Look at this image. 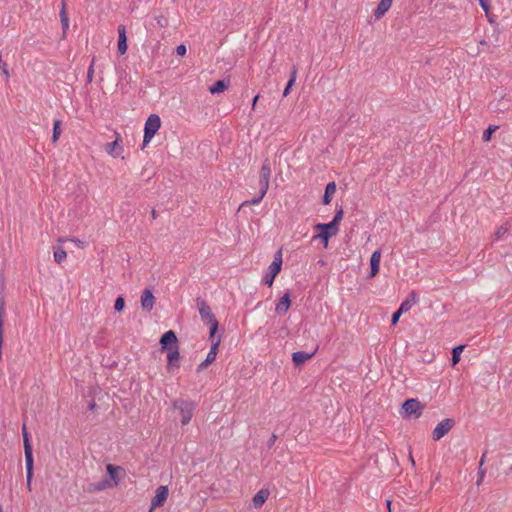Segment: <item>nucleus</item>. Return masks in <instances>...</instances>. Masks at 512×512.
<instances>
[{
  "label": "nucleus",
  "mask_w": 512,
  "mask_h": 512,
  "mask_svg": "<svg viewBox=\"0 0 512 512\" xmlns=\"http://www.w3.org/2000/svg\"><path fill=\"white\" fill-rule=\"evenodd\" d=\"M403 313L405 312L402 311L400 308H398V310L393 313L391 318L392 325H395L399 321V318Z\"/></svg>",
  "instance_id": "nucleus-40"
},
{
  "label": "nucleus",
  "mask_w": 512,
  "mask_h": 512,
  "mask_svg": "<svg viewBox=\"0 0 512 512\" xmlns=\"http://www.w3.org/2000/svg\"><path fill=\"white\" fill-rule=\"evenodd\" d=\"M499 127L496 125H490L483 133L482 139L484 142H488L491 140L492 134L498 129Z\"/></svg>",
  "instance_id": "nucleus-32"
},
{
  "label": "nucleus",
  "mask_w": 512,
  "mask_h": 512,
  "mask_svg": "<svg viewBox=\"0 0 512 512\" xmlns=\"http://www.w3.org/2000/svg\"><path fill=\"white\" fill-rule=\"evenodd\" d=\"M343 214H344L343 209H342V207H340L339 209L336 210L335 215L332 219V222L334 224H336L337 226H339V223L343 218Z\"/></svg>",
  "instance_id": "nucleus-37"
},
{
  "label": "nucleus",
  "mask_w": 512,
  "mask_h": 512,
  "mask_svg": "<svg viewBox=\"0 0 512 512\" xmlns=\"http://www.w3.org/2000/svg\"><path fill=\"white\" fill-rule=\"evenodd\" d=\"M59 15H60V21H61V26H62V30H63V35L65 36V34L69 28V18H68L67 12H66L65 0H62V7H61Z\"/></svg>",
  "instance_id": "nucleus-24"
},
{
  "label": "nucleus",
  "mask_w": 512,
  "mask_h": 512,
  "mask_svg": "<svg viewBox=\"0 0 512 512\" xmlns=\"http://www.w3.org/2000/svg\"><path fill=\"white\" fill-rule=\"evenodd\" d=\"M296 75H297V67L295 65H293L292 70H291L290 79L288 80L287 86L292 88V86L294 85L295 80H296Z\"/></svg>",
  "instance_id": "nucleus-38"
},
{
  "label": "nucleus",
  "mask_w": 512,
  "mask_h": 512,
  "mask_svg": "<svg viewBox=\"0 0 512 512\" xmlns=\"http://www.w3.org/2000/svg\"><path fill=\"white\" fill-rule=\"evenodd\" d=\"M258 99H259V95H256V96L253 98V102H252V109H254V108H255V105H256V103H257Z\"/></svg>",
  "instance_id": "nucleus-52"
},
{
  "label": "nucleus",
  "mask_w": 512,
  "mask_h": 512,
  "mask_svg": "<svg viewBox=\"0 0 512 512\" xmlns=\"http://www.w3.org/2000/svg\"><path fill=\"white\" fill-rule=\"evenodd\" d=\"M0 512H3V511H2V506H1V505H0Z\"/></svg>",
  "instance_id": "nucleus-60"
},
{
  "label": "nucleus",
  "mask_w": 512,
  "mask_h": 512,
  "mask_svg": "<svg viewBox=\"0 0 512 512\" xmlns=\"http://www.w3.org/2000/svg\"><path fill=\"white\" fill-rule=\"evenodd\" d=\"M212 340H214V338ZM220 342H221L220 337H218L215 341L212 342L210 351L214 354V356H217L218 347H219Z\"/></svg>",
  "instance_id": "nucleus-39"
},
{
  "label": "nucleus",
  "mask_w": 512,
  "mask_h": 512,
  "mask_svg": "<svg viewBox=\"0 0 512 512\" xmlns=\"http://www.w3.org/2000/svg\"><path fill=\"white\" fill-rule=\"evenodd\" d=\"M509 221L506 222L504 225H501L495 233L492 235L493 241H500L503 239V237L508 234L509 232Z\"/></svg>",
  "instance_id": "nucleus-25"
},
{
  "label": "nucleus",
  "mask_w": 512,
  "mask_h": 512,
  "mask_svg": "<svg viewBox=\"0 0 512 512\" xmlns=\"http://www.w3.org/2000/svg\"><path fill=\"white\" fill-rule=\"evenodd\" d=\"M120 470H122V468L119 466H114L112 464L107 465V473H108L110 479H112L114 481L115 485L118 484L117 478H118V472Z\"/></svg>",
  "instance_id": "nucleus-27"
},
{
  "label": "nucleus",
  "mask_w": 512,
  "mask_h": 512,
  "mask_svg": "<svg viewBox=\"0 0 512 512\" xmlns=\"http://www.w3.org/2000/svg\"><path fill=\"white\" fill-rule=\"evenodd\" d=\"M151 216H152L153 219H156L158 217V213L156 212L155 209H152Z\"/></svg>",
  "instance_id": "nucleus-53"
},
{
  "label": "nucleus",
  "mask_w": 512,
  "mask_h": 512,
  "mask_svg": "<svg viewBox=\"0 0 512 512\" xmlns=\"http://www.w3.org/2000/svg\"><path fill=\"white\" fill-rule=\"evenodd\" d=\"M481 8L486 12L488 15L489 9H490V2L489 0H478Z\"/></svg>",
  "instance_id": "nucleus-42"
},
{
  "label": "nucleus",
  "mask_w": 512,
  "mask_h": 512,
  "mask_svg": "<svg viewBox=\"0 0 512 512\" xmlns=\"http://www.w3.org/2000/svg\"><path fill=\"white\" fill-rule=\"evenodd\" d=\"M386 505L388 507V511L391 512V509H390L391 501L390 500H386Z\"/></svg>",
  "instance_id": "nucleus-55"
},
{
  "label": "nucleus",
  "mask_w": 512,
  "mask_h": 512,
  "mask_svg": "<svg viewBox=\"0 0 512 512\" xmlns=\"http://www.w3.org/2000/svg\"><path fill=\"white\" fill-rule=\"evenodd\" d=\"M509 471L512 472V466L509 468Z\"/></svg>",
  "instance_id": "nucleus-59"
},
{
  "label": "nucleus",
  "mask_w": 512,
  "mask_h": 512,
  "mask_svg": "<svg viewBox=\"0 0 512 512\" xmlns=\"http://www.w3.org/2000/svg\"><path fill=\"white\" fill-rule=\"evenodd\" d=\"M127 36L126 27L124 25L118 26V52L120 55H124L127 51Z\"/></svg>",
  "instance_id": "nucleus-14"
},
{
  "label": "nucleus",
  "mask_w": 512,
  "mask_h": 512,
  "mask_svg": "<svg viewBox=\"0 0 512 512\" xmlns=\"http://www.w3.org/2000/svg\"><path fill=\"white\" fill-rule=\"evenodd\" d=\"M290 292L287 291L276 304L275 311L279 315H284L288 312L291 306Z\"/></svg>",
  "instance_id": "nucleus-13"
},
{
  "label": "nucleus",
  "mask_w": 512,
  "mask_h": 512,
  "mask_svg": "<svg viewBox=\"0 0 512 512\" xmlns=\"http://www.w3.org/2000/svg\"><path fill=\"white\" fill-rule=\"evenodd\" d=\"M161 127V119L157 114L149 115L148 119L145 122L144 126V137L142 148H144L157 133L159 128Z\"/></svg>",
  "instance_id": "nucleus-4"
},
{
  "label": "nucleus",
  "mask_w": 512,
  "mask_h": 512,
  "mask_svg": "<svg viewBox=\"0 0 512 512\" xmlns=\"http://www.w3.org/2000/svg\"><path fill=\"white\" fill-rule=\"evenodd\" d=\"M211 363H208V361L205 359L202 363H200L197 367V372H201L202 370L206 369Z\"/></svg>",
  "instance_id": "nucleus-44"
},
{
  "label": "nucleus",
  "mask_w": 512,
  "mask_h": 512,
  "mask_svg": "<svg viewBox=\"0 0 512 512\" xmlns=\"http://www.w3.org/2000/svg\"><path fill=\"white\" fill-rule=\"evenodd\" d=\"M109 486L107 480L99 481L98 483H92L89 486V491H101Z\"/></svg>",
  "instance_id": "nucleus-30"
},
{
  "label": "nucleus",
  "mask_w": 512,
  "mask_h": 512,
  "mask_svg": "<svg viewBox=\"0 0 512 512\" xmlns=\"http://www.w3.org/2000/svg\"><path fill=\"white\" fill-rule=\"evenodd\" d=\"M325 223H318L314 226V229L320 230V232H323V227Z\"/></svg>",
  "instance_id": "nucleus-48"
},
{
  "label": "nucleus",
  "mask_w": 512,
  "mask_h": 512,
  "mask_svg": "<svg viewBox=\"0 0 512 512\" xmlns=\"http://www.w3.org/2000/svg\"><path fill=\"white\" fill-rule=\"evenodd\" d=\"M263 197H264V196H262V190L260 189V194H259V196H258V197L253 198V199H251V200L244 201V202L240 205L239 209H241L242 207L247 206V205H255V204H258V203H260V201L263 199Z\"/></svg>",
  "instance_id": "nucleus-34"
},
{
  "label": "nucleus",
  "mask_w": 512,
  "mask_h": 512,
  "mask_svg": "<svg viewBox=\"0 0 512 512\" xmlns=\"http://www.w3.org/2000/svg\"><path fill=\"white\" fill-rule=\"evenodd\" d=\"M94 64H95V57L92 58L91 64L87 71V83H91L93 81L94 77Z\"/></svg>",
  "instance_id": "nucleus-36"
},
{
  "label": "nucleus",
  "mask_w": 512,
  "mask_h": 512,
  "mask_svg": "<svg viewBox=\"0 0 512 512\" xmlns=\"http://www.w3.org/2000/svg\"><path fill=\"white\" fill-rule=\"evenodd\" d=\"M196 304L199 310L201 320L210 327L209 338L213 339L215 333L218 330L219 322L216 319L214 313L212 312L210 306L204 299L198 297L196 299Z\"/></svg>",
  "instance_id": "nucleus-1"
},
{
  "label": "nucleus",
  "mask_w": 512,
  "mask_h": 512,
  "mask_svg": "<svg viewBox=\"0 0 512 512\" xmlns=\"http://www.w3.org/2000/svg\"><path fill=\"white\" fill-rule=\"evenodd\" d=\"M290 90H291V87L286 85L284 92H283V96L286 97L289 94Z\"/></svg>",
  "instance_id": "nucleus-49"
},
{
  "label": "nucleus",
  "mask_w": 512,
  "mask_h": 512,
  "mask_svg": "<svg viewBox=\"0 0 512 512\" xmlns=\"http://www.w3.org/2000/svg\"><path fill=\"white\" fill-rule=\"evenodd\" d=\"M268 496H269L268 490L261 489L260 491H258L252 499L254 507L260 508L266 502Z\"/></svg>",
  "instance_id": "nucleus-20"
},
{
  "label": "nucleus",
  "mask_w": 512,
  "mask_h": 512,
  "mask_svg": "<svg viewBox=\"0 0 512 512\" xmlns=\"http://www.w3.org/2000/svg\"><path fill=\"white\" fill-rule=\"evenodd\" d=\"M173 407L180 411V414L182 415V425H187L193 417L195 409L194 403L184 399H176L173 401Z\"/></svg>",
  "instance_id": "nucleus-5"
},
{
  "label": "nucleus",
  "mask_w": 512,
  "mask_h": 512,
  "mask_svg": "<svg viewBox=\"0 0 512 512\" xmlns=\"http://www.w3.org/2000/svg\"><path fill=\"white\" fill-rule=\"evenodd\" d=\"M54 261L61 264L67 257L66 251L62 247H56L53 251Z\"/></svg>",
  "instance_id": "nucleus-26"
},
{
  "label": "nucleus",
  "mask_w": 512,
  "mask_h": 512,
  "mask_svg": "<svg viewBox=\"0 0 512 512\" xmlns=\"http://www.w3.org/2000/svg\"><path fill=\"white\" fill-rule=\"evenodd\" d=\"M186 52H187V49H186V46L181 44L179 46H177L176 48V53L179 55V56H185L186 55Z\"/></svg>",
  "instance_id": "nucleus-43"
},
{
  "label": "nucleus",
  "mask_w": 512,
  "mask_h": 512,
  "mask_svg": "<svg viewBox=\"0 0 512 512\" xmlns=\"http://www.w3.org/2000/svg\"><path fill=\"white\" fill-rule=\"evenodd\" d=\"M66 240H67L66 238L60 237V238H58V240H57V241H58L59 243H63V242H65Z\"/></svg>",
  "instance_id": "nucleus-56"
},
{
  "label": "nucleus",
  "mask_w": 512,
  "mask_h": 512,
  "mask_svg": "<svg viewBox=\"0 0 512 512\" xmlns=\"http://www.w3.org/2000/svg\"><path fill=\"white\" fill-rule=\"evenodd\" d=\"M282 261V250L280 249L275 253L274 259L269 265L266 275L262 279V282L268 287L273 285L275 277L280 273Z\"/></svg>",
  "instance_id": "nucleus-3"
},
{
  "label": "nucleus",
  "mask_w": 512,
  "mask_h": 512,
  "mask_svg": "<svg viewBox=\"0 0 512 512\" xmlns=\"http://www.w3.org/2000/svg\"><path fill=\"white\" fill-rule=\"evenodd\" d=\"M61 120H55L53 123V133H52V142L56 143L59 139V136L61 134Z\"/></svg>",
  "instance_id": "nucleus-28"
},
{
  "label": "nucleus",
  "mask_w": 512,
  "mask_h": 512,
  "mask_svg": "<svg viewBox=\"0 0 512 512\" xmlns=\"http://www.w3.org/2000/svg\"><path fill=\"white\" fill-rule=\"evenodd\" d=\"M455 425V420L452 418H446L439 422L432 432V438L435 441H439L443 438Z\"/></svg>",
  "instance_id": "nucleus-8"
},
{
  "label": "nucleus",
  "mask_w": 512,
  "mask_h": 512,
  "mask_svg": "<svg viewBox=\"0 0 512 512\" xmlns=\"http://www.w3.org/2000/svg\"><path fill=\"white\" fill-rule=\"evenodd\" d=\"M5 314V300L3 296L0 295V361L2 360V345H3V325L4 320L3 316Z\"/></svg>",
  "instance_id": "nucleus-19"
},
{
  "label": "nucleus",
  "mask_w": 512,
  "mask_h": 512,
  "mask_svg": "<svg viewBox=\"0 0 512 512\" xmlns=\"http://www.w3.org/2000/svg\"><path fill=\"white\" fill-rule=\"evenodd\" d=\"M465 345H458L453 348L452 350V364L456 365L460 361V355L462 351L464 350Z\"/></svg>",
  "instance_id": "nucleus-29"
},
{
  "label": "nucleus",
  "mask_w": 512,
  "mask_h": 512,
  "mask_svg": "<svg viewBox=\"0 0 512 512\" xmlns=\"http://www.w3.org/2000/svg\"><path fill=\"white\" fill-rule=\"evenodd\" d=\"M323 231H326L328 234L331 233V236H335L339 231V226L331 221L324 224Z\"/></svg>",
  "instance_id": "nucleus-31"
},
{
  "label": "nucleus",
  "mask_w": 512,
  "mask_h": 512,
  "mask_svg": "<svg viewBox=\"0 0 512 512\" xmlns=\"http://www.w3.org/2000/svg\"><path fill=\"white\" fill-rule=\"evenodd\" d=\"M216 359V356H214V354L209 351L208 354H207V357H206V360L208 361V363H213Z\"/></svg>",
  "instance_id": "nucleus-45"
},
{
  "label": "nucleus",
  "mask_w": 512,
  "mask_h": 512,
  "mask_svg": "<svg viewBox=\"0 0 512 512\" xmlns=\"http://www.w3.org/2000/svg\"><path fill=\"white\" fill-rule=\"evenodd\" d=\"M314 353H307L304 351H297L292 354V361L296 366L304 364L307 360L311 359Z\"/></svg>",
  "instance_id": "nucleus-17"
},
{
  "label": "nucleus",
  "mask_w": 512,
  "mask_h": 512,
  "mask_svg": "<svg viewBox=\"0 0 512 512\" xmlns=\"http://www.w3.org/2000/svg\"><path fill=\"white\" fill-rule=\"evenodd\" d=\"M393 0H381L374 12L376 19H380L390 9Z\"/></svg>",
  "instance_id": "nucleus-18"
},
{
  "label": "nucleus",
  "mask_w": 512,
  "mask_h": 512,
  "mask_svg": "<svg viewBox=\"0 0 512 512\" xmlns=\"http://www.w3.org/2000/svg\"><path fill=\"white\" fill-rule=\"evenodd\" d=\"M402 409L407 417L419 418L424 410V405L418 399H407L402 404Z\"/></svg>",
  "instance_id": "nucleus-6"
},
{
  "label": "nucleus",
  "mask_w": 512,
  "mask_h": 512,
  "mask_svg": "<svg viewBox=\"0 0 512 512\" xmlns=\"http://www.w3.org/2000/svg\"><path fill=\"white\" fill-rule=\"evenodd\" d=\"M167 370L170 372L175 368L180 367V352L179 346H174V348L167 350Z\"/></svg>",
  "instance_id": "nucleus-11"
},
{
  "label": "nucleus",
  "mask_w": 512,
  "mask_h": 512,
  "mask_svg": "<svg viewBox=\"0 0 512 512\" xmlns=\"http://www.w3.org/2000/svg\"><path fill=\"white\" fill-rule=\"evenodd\" d=\"M409 458H410V461L412 462V464H413V465H415V462H414V459H413V457H412V454H411V453H410V455H409Z\"/></svg>",
  "instance_id": "nucleus-57"
},
{
  "label": "nucleus",
  "mask_w": 512,
  "mask_h": 512,
  "mask_svg": "<svg viewBox=\"0 0 512 512\" xmlns=\"http://www.w3.org/2000/svg\"><path fill=\"white\" fill-rule=\"evenodd\" d=\"M486 470L484 468L478 467V478L476 481V485L480 486L483 482L484 476H485Z\"/></svg>",
  "instance_id": "nucleus-41"
},
{
  "label": "nucleus",
  "mask_w": 512,
  "mask_h": 512,
  "mask_svg": "<svg viewBox=\"0 0 512 512\" xmlns=\"http://www.w3.org/2000/svg\"><path fill=\"white\" fill-rule=\"evenodd\" d=\"M276 439H277V436L275 434H272V436L270 437V439L268 440V443H267L269 448L274 445Z\"/></svg>",
  "instance_id": "nucleus-46"
},
{
  "label": "nucleus",
  "mask_w": 512,
  "mask_h": 512,
  "mask_svg": "<svg viewBox=\"0 0 512 512\" xmlns=\"http://www.w3.org/2000/svg\"><path fill=\"white\" fill-rule=\"evenodd\" d=\"M155 304V297L150 289H145L141 295V307L143 310L150 312Z\"/></svg>",
  "instance_id": "nucleus-12"
},
{
  "label": "nucleus",
  "mask_w": 512,
  "mask_h": 512,
  "mask_svg": "<svg viewBox=\"0 0 512 512\" xmlns=\"http://www.w3.org/2000/svg\"><path fill=\"white\" fill-rule=\"evenodd\" d=\"M417 302H418V295L413 290L410 292L408 298L401 303L399 308L406 313L411 309L412 305Z\"/></svg>",
  "instance_id": "nucleus-22"
},
{
  "label": "nucleus",
  "mask_w": 512,
  "mask_h": 512,
  "mask_svg": "<svg viewBox=\"0 0 512 512\" xmlns=\"http://www.w3.org/2000/svg\"><path fill=\"white\" fill-rule=\"evenodd\" d=\"M125 307V299L122 296H119L115 300L114 309L117 312H121Z\"/></svg>",
  "instance_id": "nucleus-35"
},
{
  "label": "nucleus",
  "mask_w": 512,
  "mask_h": 512,
  "mask_svg": "<svg viewBox=\"0 0 512 512\" xmlns=\"http://www.w3.org/2000/svg\"><path fill=\"white\" fill-rule=\"evenodd\" d=\"M72 242H74L76 245L80 246L83 244L82 241H80L79 239H76V238H71L70 239Z\"/></svg>",
  "instance_id": "nucleus-50"
},
{
  "label": "nucleus",
  "mask_w": 512,
  "mask_h": 512,
  "mask_svg": "<svg viewBox=\"0 0 512 512\" xmlns=\"http://www.w3.org/2000/svg\"><path fill=\"white\" fill-rule=\"evenodd\" d=\"M501 100L498 102V104H500ZM496 109L497 110H501V111H504L505 109H507L506 107L502 106L500 107L499 105L496 106Z\"/></svg>",
  "instance_id": "nucleus-54"
},
{
  "label": "nucleus",
  "mask_w": 512,
  "mask_h": 512,
  "mask_svg": "<svg viewBox=\"0 0 512 512\" xmlns=\"http://www.w3.org/2000/svg\"><path fill=\"white\" fill-rule=\"evenodd\" d=\"M486 455H487V452H484L481 456V459H480V462H479V467L483 468V465L485 463V459H486Z\"/></svg>",
  "instance_id": "nucleus-47"
},
{
  "label": "nucleus",
  "mask_w": 512,
  "mask_h": 512,
  "mask_svg": "<svg viewBox=\"0 0 512 512\" xmlns=\"http://www.w3.org/2000/svg\"><path fill=\"white\" fill-rule=\"evenodd\" d=\"M270 70H272V64L268 67V70H267L268 75H271V73L269 72Z\"/></svg>",
  "instance_id": "nucleus-58"
},
{
  "label": "nucleus",
  "mask_w": 512,
  "mask_h": 512,
  "mask_svg": "<svg viewBox=\"0 0 512 512\" xmlns=\"http://www.w3.org/2000/svg\"><path fill=\"white\" fill-rule=\"evenodd\" d=\"M89 410H94L96 408V403L95 401H91L89 403V406H88Z\"/></svg>",
  "instance_id": "nucleus-51"
},
{
  "label": "nucleus",
  "mask_w": 512,
  "mask_h": 512,
  "mask_svg": "<svg viewBox=\"0 0 512 512\" xmlns=\"http://www.w3.org/2000/svg\"><path fill=\"white\" fill-rule=\"evenodd\" d=\"M120 138V134L116 133V139L106 145V152L109 155L116 157L121 153L122 147L119 144Z\"/></svg>",
  "instance_id": "nucleus-16"
},
{
  "label": "nucleus",
  "mask_w": 512,
  "mask_h": 512,
  "mask_svg": "<svg viewBox=\"0 0 512 512\" xmlns=\"http://www.w3.org/2000/svg\"><path fill=\"white\" fill-rule=\"evenodd\" d=\"M22 435H23V444H24V453H25V464H26V478H27V486L30 489L32 477H33V452L32 445L30 443L29 434L26 428V425L22 426Z\"/></svg>",
  "instance_id": "nucleus-2"
},
{
  "label": "nucleus",
  "mask_w": 512,
  "mask_h": 512,
  "mask_svg": "<svg viewBox=\"0 0 512 512\" xmlns=\"http://www.w3.org/2000/svg\"><path fill=\"white\" fill-rule=\"evenodd\" d=\"M336 192V183L334 181L329 182L325 187V192L322 198L324 205L330 204L333 194Z\"/></svg>",
  "instance_id": "nucleus-21"
},
{
  "label": "nucleus",
  "mask_w": 512,
  "mask_h": 512,
  "mask_svg": "<svg viewBox=\"0 0 512 512\" xmlns=\"http://www.w3.org/2000/svg\"><path fill=\"white\" fill-rule=\"evenodd\" d=\"M271 173H272L271 163H270L269 159H265L263 161L262 167L260 169V177H259V186L261 187V190H262V196H265L268 191Z\"/></svg>",
  "instance_id": "nucleus-7"
},
{
  "label": "nucleus",
  "mask_w": 512,
  "mask_h": 512,
  "mask_svg": "<svg viewBox=\"0 0 512 512\" xmlns=\"http://www.w3.org/2000/svg\"><path fill=\"white\" fill-rule=\"evenodd\" d=\"M330 237H332L331 233L328 234L326 231H323V232H320L319 234L315 235L313 237V240L320 239L323 242L324 247H327L328 246V241H329Z\"/></svg>",
  "instance_id": "nucleus-33"
},
{
  "label": "nucleus",
  "mask_w": 512,
  "mask_h": 512,
  "mask_svg": "<svg viewBox=\"0 0 512 512\" xmlns=\"http://www.w3.org/2000/svg\"><path fill=\"white\" fill-rule=\"evenodd\" d=\"M169 495V490L167 486H159L156 489V494L151 500L150 512H152L155 508L161 507L166 502Z\"/></svg>",
  "instance_id": "nucleus-9"
},
{
  "label": "nucleus",
  "mask_w": 512,
  "mask_h": 512,
  "mask_svg": "<svg viewBox=\"0 0 512 512\" xmlns=\"http://www.w3.org/2000/svg\"><path fill=\"white\" fill-rule=\"evenodd\" d=\"M380 259H381V252L380 250H376L372 253L370 258V274L369 278H373L377 275L379 272V266H380Z\"/></svg>",
  "instance_id": "nucleus-15"
},
{
  "label": "nucleus",
  "mask_w": 512,
  "mask_h": 512,
  "mask_svg": "<svg viewBox=\"0 0 512 512\" xmlns=\"http://www.w3.org/2000/svg\"><path fill=\"white\" fill-rule=\"evenodd\" d=\"M160 345L162 351H167L174 346H178V338L173 330L166 331L160 338Z\"/></svg>",
  "instance_id": "nucleus-10"
},
{
  "label": "nucleus",
  "mask_w": 512,
  "mask_h": 512,
  "mask_svg": "<svg viewBox=\"0 0 512 512\" xmlns=\"http://www.w3.org/2000/svg\"><path fill=\"white\" fill-rule=\"evenodd\" d=\"M229 84H230L229 80H226V79L218 80L212 86L209 87V91L211 94L221 93L228 89Z\"/></svg>",
  "instance_id": "nucleus-23"
}]
</instances>
